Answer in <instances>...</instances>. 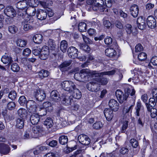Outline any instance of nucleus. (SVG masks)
<instances>
[{"label":"nucleus","instance_id":"nucleus-47","mask_svg":"<svg viewBox=\"0 0 157 157\" xmlns=\"http://www.w3.org/2000/svg\"><path fill=\"white\" fill-rule=\"evenodd\" d=\"M16 107L15 103L13 101L9 102L7 105V108L9 110H12L14 109Z\"/></svg>","mask_w":157,"mask_h":157},{"label":"nucleus","instance_id":"nucleus-30","mask_svg":"<svg viewBox=\"0 0 157 157\" xmlns=\"http://www.w3.org/2000/svg\"><path fill=\"white\" fill-rule=\"evenodd\" d=\"M39 77L41 79L47 77L49 75V72L47 70L42 69L38 72Z\"/></svg>","mask_w":157,"mask_h":157},{"label":"nucleus","instance_id":"nucleus-56","mask_svg":"<svg viewBox=\"0 0 157 157\" xmlns=\"http://www.w3.org/2000/svg\"><path fill=\"white\" fill-rule=\"evenodd\" d=\"M128 122L127 121H125L124 122L121 130V132L124 133L125 132L128 126Z\"/></svg>","mask_w":157,"mask_h":157},{"label":"nucleus","instance_id":"nucleus-14","mask_svg":"<svg viewBox=\"0 0 157 157\" xmlns=\"http://www.w3.org/2000/svg\"><path fill=\"white\" fill-rule=\"evenodd\" d=\"M5 13L8 17L13 18L16 15L15 10L12 6H8L5 10Z\"/></svg>","mask_w":157,"mask_h":157},{"label":"nucleus","instance_id":"nucleus-60","mask_svg":"<svg viewBox=\"0 0 157 157\" xmlns=\"http://www.w3.org/2000/svg\"><path fill=\"white\" fill-rule=\"evenodd\" d=\"M103 126L102 123L100 122H97L95 123L93 125V128L96 129H99Z\"/></svg>","mask_w":157,"mask_h":157},{"label":"nucleus","instance_id":"nucleus-8","mask_svg":"<svg viewBox=\"0 0 157 157\" xmlns=\"http://www.w3.org/2000/svg\"><path fill=\"white\" fill-rule=\"evenodd\" d=\"M60 99L62 104L66 106L71 105L72 101L71 97L67 96L64 93L62 94Z\"/></svg>","mask_w":157,"mask_h":157},{"label":"nucleus","instance_id":"nucleus-4","mask_svg":"<svg viewBox=\"0 0 157 157\" xmlns=\"http://www.w3.org/2000/svg\"><path fill=\"white\" fill-rule=\"evenodd\" d=\"M152 94L153 98L149 99L148 103H145L147 108V105L151 108H153L157 104V89H154L152 90Z\"/></svg>","mask_w":157,"mask_h":157},{"label":"nucleus","instance_id":"nucleus-26","mask_svg":"<svg viewBox=\"0 0 157 157\" xmlns=\"http://www.w3.org/2000/svg\"><path fill=\"white\" fill-rule=\"evenodd\" d=\"M47 47L51 51H55L56 48V45L55 43V41L52 39H50L48 42Z\"/></svg>","mask_w":157,"mask_h":157},{"label":"nucleus","instance_id":"nucleus-9","mask_svg":"<svg viewBox=\"0 0 157 157\" xmlns=\"http://www.w3.org/2000/svg\"><path fill=\"white\" fill-rule=\"evenodd\" d=\"M87 88L89 90L92 92H97L100 90L98 82L96 81V79L94 81L88 83L87 85Z\"/></svg>","mask_w":157,"mask_h":157},{"label":"nucleus","instance_id":"nucleus-23","mask_svg":"<svg viewBox=\"0 0 157 157\" xmlns=\"http://www.w3.org/2000/svg\"><path fill=\"white\" fill-rule=\"evenodd\" d=\"M72 61L71 60L66 61L62 63L60 65V69L63 71H66L70 69L69 66L71 63Z\"/></svg>","mask_w":157,"mask_h":157},{"label":"nucleus","instance_id":"nucleus-1","mask_svg":"<svg viewBox=\"0 0 157 157\" xmlns=\"http://www.w3.org/2000/svg\"><path fill=\"white\" fill-rule=\"evenodd\" d=\"M129 94L132 98H135V91L134 89H132V91L130 89H127V92L125 91L124 94H123L120 90H118L116 91L115 93L117 100L119 103L121 104L122 103L127 100Z\"/></svg>","mask_w":157,"mask_h":157},{"label":"nucleus","instance_id":"nucleus-15","mask_svg":"<svg viewBox=\"0 0 157 157\" xmlns=\"http://www.w3.org/2000/svg\"><path fill=\"white\" fill-rule=\"evenodd\" d=\"M147 23L148 27L151 29H153L156 27V20L153 16H149L147 17Z\"/></svg>","mask_w":157,"mask_h":157},{"label":"nucleus","instance_id":"nucleus-7","mask_svg":"<svg viewBox=\"0 0 157 157\" xmlns=\"http://www.w3.org/2000/svg\"><path fill=\"white\" fill-rule=\"evenodd\" d=\"M38 105L34 101L30 100L27 101V106L28 111L31 113H35L36 112Z\"/></svg>","mask_w":157,"mask_h":157},{"label":"nucleus","instance_id":"nucleus-57","mask_svg":"<svg viewBox=\"0 0 157 157\" xmlns=\"http://www.w3.org/2000/svg\"><path fill=\"white\" fill-rule=\"evenodd\" d=\"M130 143L132 147L134 148L137 147L139 145L138 141L134 139H131L130 140Z\"/></svg>","mask_w":157,"mask_h":157},{"label":"nucleus","instance_id":"nucleus-22","mask_svg":"<svg viewBox=\"0 0 157 157\" xmlns=\"http://www.w3.org/2000/svg\"><path fill=\"white\" fill-rule=\"evenodd\" d=\"M113 111L109 109H105L104 110V114L106 119L109 121H110L113 117Z\"/></svg>","mask_w":157,"mask_h":157},{"label":"nucleus","instance_id":"nucleus-3","mask_svg":"<svg viewBox=\"0 0 157 157\" xmlns=\"http://www.w3.org/2000/svg\"><path fill=\"white\" fill-rule=\"evenodd\" d=\"M89 69H85L81 70L80 73H75L74 75L75 78L77 80L80 81H83L82 79L88 78V73Z\"/></svg>","mask_w":157,"mask_h":157},{"label":"nucleus","instance_id":"nucleus-29","mask_svg":"<svg viewBox=\"0 0 157 157\" xmlns=\"http://www.w3.org/2000/svg\"><path fill=\"white\" fill-rule=\"evenodd\" d=\"M89 72L88 73V78L89 76H91L94 77V76L95 77H101L104 75V72H98V71H91L89 70Z\"/></svg>","mask_w":157,"mask_h":157},{"label":"nucleus","instance_id":"nucleus-48","mask_svg":"<svg viewBox=\"0 0 157 157\" xmlns=\"http://www.w3.org/2000/svg\"><path fill=\"white\" fill-rule=\"evenodd\" d=\"M147 57V55L144 52H141L138 55V59L140 61H143L145 60Z\"/></svg>","mask_w":157,"mask_h":157},{"label":"nucleus","instance_id":"nucleus-25","mask_svg":"<svg viewBox=\"0 0 157 157\" xmlns=\"http://www.w3.org/2000/svg\"><path fill=\"white\" fill-rule=\"evenodd\" d=\"M17 113L21 118L25 119L28 116V112L27 110L24 108H20L17 111Z\"/></svg>","mask_w":157,"mask_h":157},{"label":"nucleus","instance_id":"nucleus-61","mask_svg":"<svg viewBox=\"0 0 157 157\" xmlns=\"http://www.w3.org/2000/svg\"><path fill=\"white\" fill-rule=\"evenodd\" d=\"M27 14V12L26 10H20L18 9L17 11V14L18 16L21 17H23L24 16Z\"/></svg>","mask_w":157,"mask_h":157},{"label":"nucleus","instance_id":"nucleus-24","mask_svg":"<svg viewBox=\"0 0 157 157\" xmlns=\"http://www.w3.org/2000/svg\"><path fill=\"white\" fill-rule=\"evenodd\" d=\"M47 13L46 11H44L41 9L37 11V17L41 20L45 19L47 17Z\"/></svg>","mask_w":157,"mask_h":157},{"label":"nucleus","instance_id":"nucleus-21","mask_svg":"<svg viewBox=\"0 0 157 157\" xmlns=\"http://www.w3.org/2000/svg\"><path fill=\"white\" fill-rule=\"evenodd\" d=\"M137 22L138 28L141 30L144 29L146 27V24L145 20L142 17H138Z\"/></svg>","mask_w":157,"mask_h":157},{"label":"nucleus","instance_id":"nucleus-51","mask_svg":"<svg viewBox=\"0 0 157 157\" xmlns=\"http://www.w3.org/2000/svg\"><path fill=\"white\" fill-rule=\"evenodd\" d=\"M17 97V93L15 91L13 90L10 92L8 95V97L12 100H14Z\"/></svg>","mask_w":157,"mask_h":157},{"label":"nucleus","instance_id":"nucleus-28","mask_svg":"<svg viewBox=\"0 0 157 157\" xmlns=\"http://www.w3.org/2000/svg\"><path fill=\"white\" fill-rule=\"evenodd\" d=\"M60 97L59 93L57 90H54L51 92V98L54 101H58L59 98L60 99Z\"/></svg>","mask_w":157,"mask_h":157},{"label":"nucleus","instance_id":"nucleus-19","mask_svg":"<svg viewBox=\"0 0 157 157\" xmlns=\"http://www.w3.org/2000/svg\"><path fill=\"white\" fill-rule=\"evenodd\" d=\"M131 14L134 17H137L139 13V8L137 5L134 4L130 8Z\"/></svg>","mask_w":157,"mask_h":157},{"label":"nucleus","instance_id":"nucleus-58","mask_svg":"<svg viewBox=\"0 0 157 157\" xmlns=\"http://www.w3.org/2000/svg\"><path fill=\"white\" fill-rule=\"evenodd\" d=\"M49 50L47 46H44L41 49L40 53H44L47 55H49Z\"/></svg>","mask_w":157,"mask_h":157},{"label":"nucleus","instance_id":"nucleus-59","mask_svg":"<svg viewBox=\"0 0 157 157\" xmlns=\"http://www.w3.org/2000/svg\"><path fill=\"white\" fill-rule=\"evenodd\" d=\"M82 36L84 41L86 43L89 44L92 43L93 42L92 40L90 39L88 37L83 34L82 35Z\"/></svg>","mask_w":157,"mask_h":157},{"label":"nucleus","instance_id":"nucleus-36","mask_svg":"<svg viewBox=\"0 0 157 157\" xmlns=\"http://www.w3.org/2000/svg\"><path fill=\"white\" fill-rule=\"evenodd\" d=\"M24 119L18 118L16 121V127L17 128L22 129L24 126Z\"/></svg>","mask_w":157,"mask_h":157},{"label":"nucleus","instance_id":"nucleus-64","mask_svg":"<svg viewBox=\"0 0 157 157\" xmlns=\"http://www.w3.org/2000/svg\"><path fill=\"white\" fill-rule=\"evenodd\" d=\"M81 152L80 150H77L74 154L69 157H82V155L80 154Z\"/></svg>","mask_w":157,"mask_h":157},{"label":"nucleus","instance_id":"nucleus-54","mask_svg":"<svg viewBox=\"0 0 157 157\" xmlns=\"http://www.w3.org/2000/svg\"><path fill=\"white\" fill-rule=\"evenodd\" d=\"M134 105H132L128 106L125 107L123 109V111L125 113H127L129 112L132 113Z\"/></svg>","mask_w":157,"mask_h":157},{"label":"nucleus","instance_id":"nucleus-39","mask_svg":"<svg viewBox=\"0 0 157 157\" xmlns=\"http://www.w3.org/2000/svg\"><path fill=\"white\" fill-rule=\"evenodd\" d=\"M53 124V122L51 118L48 117L44 122V124L47 126L48 128H50Z\"/></svg>","mask_w":157,"mask_h":157},{"label":"nucleus","instance_id":"nucleus-33","mask_svg":"<svg viewBox=\"0 0 157 157\" xmlns=\"http://www.w3.org/2000/svg\"><path fill=\"white\" fill-rule=\"evenodd\" d=\"M73 92V97L75 98L79 99L81 98L82 97V93L78 89L76 88L75 87Z\"/></svg>","mask_w":157,"mask_h":157},{"label":"nucleus","instance_id":"nucleus-40","mask_svg":"<svg viewBox=\"0 0 157 157\" xmlns=\"http://www.w3.org/2000/svg\"><path fill=\"white\" fill-rule=\"evenodd\" d=\"M16 43L18 46L23 47L26 45L27 42L25 40L19 39L17 40L16 41Z\"/></svg>","mask_w":157,"mask_h":157},{"label":"nucleus","instance_id":"nucleus-44","mask_svg":"<svg viewBox=\"0 0 157 157\" xmlns=\"http://www.w3.org/2000/svg\"><path fill=\"white\" fill-rule=\"evenodd\" d=\"M18 102L21 105H24L27 104V101L25 96H21L18 100Z\"/></svg>","mask_w":157,"mask_h":157},{"label":"nucleus","instance_id":"nucleus-55","mask_svg":"<svg viewBox=\"0 0 157 157\" xmlns=\"http://www.w3.org/2000/svg\"><path fill=\"white\" fill-rule=\"evenodd\" d=\"M41 130V127L39 126H34L32 128V131L34 134L38 133Z\"/></svg>","mask_w":157,"mask_h":157},{"label":"nucleus","instance_id":"nucleus-10","mask_svg":"<svg viewBox=\"0 0 157 157\" xmlns=\"http://www.w3.org/2000/svg\"><path fill=\"white\" fill-rule=\"evenodd\" d=\"M79 142L82 144L88 145L90 143V140L88 136L84 134L80 135L78 137Z\"/></svg>","mask_w":157,"mask_h":157},{"label":"nucleus","instance_id":"nucleus-5","mask_svg":"<svg viewBox=\"0 0 157 157\" xmlns=\"http://www.w3.org/2000/svg\"><path fill=\"white\" fill-rule=\"evenodd\" d=\"M62 88L69 93L72 92L75 86L74 83L71 81H64L61 83Z\"/></svg>","mask_w":157,"mask_h":157},{"label":"nucleus","instance_id":"nucleus-27","mask_svg":"<svg viewBox=\"0 0 157 157\" xmlns=\"http://www.w3.org/2000/svg\"><path fill=\"white\" fill-rule=\"evenodd\" d=\"M106 55L109 57H113L116 55L115 51L112 48H109L106 49L105 51Z\"/></svg>","mask_w":157,"mask_h":157},{"label":"nucleus","instance_id":"nucleus-31","mask_svg":"<svg viewBox=\"0 0 157 157\" xmlns=\"http://www.w3.org/2000/svg\"><path fill=\"white\" fill-rule=\"evenodd\" d=\"M26 11L27 14L31 16H34L36 13V10L34 6L28 7Z\"/></svg>","mask_w":157,"mask_h":157},{"label":"nucleus","instance_id":"nucleus-12","mask_svg":"<svg viewBox=\"0 0 157 157\" xmlns=\"http://www.w3.org/2000/svg\"><path fill=\"white\" fill-rule=\"evenodd\" d=\"M46 96L44 91L42 90H36L35 92V97L39 101H42L44 100Z\"/></svg>","mask_w":157,"mask_h":157},{"label":"nucleus","instance_id":"nucleus-53","mask_svg":"<svg viewBox=\"0 0 157 157\" xmlns=\"http://www.w3.org/2000/svg\"><path fill=\"white\" fill-rule=\"evenodd\" d=\"M30 22H29V21H28L27 22L28 23L25 24L24 25L23 29L25 31H29L33 29V26L28 24Z\"/></svg>","mask_w":157,"mask_h":157},{"label":"nucleus","instance_id":"nucleus-20","mask_svg":"<svg viewBox=\"0 0 157 157\" xmlns=\"http://www.w3.org/2000/svg\"><path fill=\"white\" fill-rule=\"evenodd\" d=\"M40 119V116L37 114L33 113L30 117V120L31 123L33 125L38 123Z\"/></svg>","mask_w":157,"mask_h":157},{"label":"nucleus","instance_id":"nucleus-13","mask_svg":"<svg viewBox=\"0 0 157 157\" xmlns=\"http://www.w3.org/2000/svg\"><path fill=\"white\" fill-rule=\"evenodd\" d=\"M10 151L9 146L3 143H0V152L3 155H7Z\"/></svg>","mask_w":157,"mask_h":157},{"label":"nucleus","instance_id":"nucleus-42","mask_svg":"<svg viewBox=\"0 0 157 157\" xmlns=\"http://www.w3.org/2000/svg\"><path fill=\"white\" fill-rule=\"evenodd\" d=\"M11 70L14 72H18L20 70V67L18 64L16 63H13L11 65Z\"/></svg>","mask_w":157,"mask_h":157},{"label":"nucleus","instance_id":"nucleus-17","mask_svg":"<svg viewBox=\"0 0 157 157\" xmlns=\"http://www.w3.org/2000/svg\"><path fill=\"white\" fill-rule=\"evenodd\" d=\"M15 5L18 9L23 10H26L28 7L27 2L25 0L20 1L16 3Z\"/></svg>","mask_w":157,"mask_h":157},{"label":"nucleus","instance_id":"nucleus-18","mask_svg":"<svg viewBox=\"0 0 157 157\" xmlns=\"http://www.w3.org/2000/svg\"><path fill=\"white\" fill-rule=\"evenodd\" d=\"M1 60L4 64H7L8 65L11 64L13 62L12 57L10 55L6 53L2 56Z\"/></svg>","mask_w":157,"mask_h":157},{"label":"nucleus","instance_id":"nucleus-32","mask_svg":"<svg viewBox=\"0 0 157 157\" xmlns=\"http://www.w3.org/2000/svg\"><path fill=\"white\" fill-rule=\"evenodd\" d=\"M147 109L148 112H150V115L152 118H155L157 116V109L153 108L147 106Z\"/></svg>","mask_w":157,"mask_h":157},{"label":"nucleus","instance_id":"nucleus-41","mask_svg":"<svg viewBox=\"0 0 157 157\" xmlns=\"http://www.w3.org/2000/svg\"><path fill=\"white\" fill-rule=\"evenodd\" d=\"M8 30L11 33L15 34L17 32L18 28L14 25H13L8 27Z\"/></svg>","mask_w":157,"mask_h":157},{"label":"nucleus","instance_id":"nucleus-37","mask_svg":"<svg viewBox=\"0 0 157 157\" xmlns=\"http://www.w3.org/2000/svg\"><path fill=\"white\" fill-rule=\"evenodd\" d=\"M59 143L62 145H64L67 144L68 141V139L67 136L62 135L59 139Z\"/></svg>","mask_w":157,"mask_h":157},{"label":"nucleus","instance_id":"nucleus-16","mask_svg":"<svg viewBox=\"0 0 157 157\" xmlns=\"http://www.w3.org/2000/svg\"><path fill=\"white\" fill-rule=\"evenodd\" d=\"M109 105L111 109L114 111H117L119 108L118 102L114 99H111L109 100Z\"/></svg>","mask_w":157,"mask_h":157},{"label":"nucleus","instance_id":"nucleus-62","mask_svg":"<svg viewBox=\"0 0 157 157\" xmlns=\"http://www.w3.org/2000/svg\"><path fill=\"white\" fill-rule=\"evenodd\" d=\"M104 42L106 44L109 45L111 44L112 43L113 40L110 37L107 36L105 39Z\"/></svg>","mask_w":157,"mask_h":157},{"label":"nucleus","instance_id":"nucleus-45","mask_svg":"<svg viewBox=\"0 0 157 157\" xmlns=\"http://www.w3.org/2000/svg\"><path fill=\"white\" fill-rule=\"evenodd\" d=\"M103 25L105 28L107 29L112 28V24L109 21L106 20L105 18L103 19Z\"/></svg>","mask_w":157,"mask_h":157},{"label":"nucleus","instance_id":"nucleus-2","mask_svg":"<svg viewBox=\"0 0 157 157\" xmlns=\"http://www.w3.org/2000/svg\"><path fill=\"white\" fill-rule=\"evenodd\" d=\"M141 105V103L140 101L138 100L136 103V106L135 108L136 112H135V114L136 117V118L137 120V125L140 128H142L144 124V121L142 120V118L140 117H138L140 116V111Z\"/></svg>","mask_w":157,"mask_h":157},{"label":"nucleus","instance_id":"nucleus-43","mask_svg":"<svg viewBox=\"0 0 157 157\" xmlns=\"http://www.w3.org/2000/svg\"><path fill=\"white\" fill-rule=\"evenodd\" d=\"M41 50V48L39 47H34L33 49L32 53L35 56L39 55Z\"/></svg>","mask_w":157,"mask_h":157},{"label":"nucleus","instance_id":"nucleus-34","mask_svg":"<svg viewBox=\"0 0 157 157\" xmlns=\"http://www.w3.org/2000/svg\"><path fill=\"white\" fill-rule=\"evenodd\" d=\"M43 39L42 36L40 34L36 35L33 38V40L34 42L38 44L41 43Z\"/></svg>","mask_w":157,"mask_h":157},{"label":"nucleus","instance_id":"nucleus-50","mask_svg":"<svg viewBox=\"0 0 157 157\" xmlns=\"http://www.w3.org/2000/svg\"><path fill=\"white\" fill-rule=\"evenodd\" d=\"M46 143L47 144L52 147H55L57 146L58 144L57 141L56 140H53L51 141L47 140L46 141Z\"/></svg>","mask_w":157,"mask_h":157},{"label":"nucleus","instance_id":"nucleus-49","mask_svg":"<svg viewBox=\"0 0 157 157\" xmlns=\"http://www.w3.org/2000/svg\"><path fill=\"white\" fill-rule=\"evenodd\" d=\"M79 46L81 49L86 52H89L90 50V48L87 45L80 44Z\"/></svg>","mask_w":157,"mask_h":157},{"label":"nucleus","instance_id":"nucleus-63","mask_svg":"<svg viewBox=\"0 0 157 157\" xmlns=\"http://www.w3.org/2000/svg\"><path fill=\"white\" fill-rule=\"evenodd\" d=\"M136 52H140L143 50V48L140 44H137L135 47Z\"/></svg>","mask_w":157,"mask_h":157},{"label":"nucleus","instance_id":"nucleus-38","mask_svg":"<svg viewBox=\"0 0 157 157\" xmlns=\"http://www.w3.org/2000/svg\"><path fill=\"white\" fill-rule=\"evenodd\" d=\"M78 28L80 32H85L86 30V24L84 22H80L78 24Z\"/></svg>","mask_w":157,"mask_h":157},{"label":"nucleus","instance_id":"nucleus-11","mask_svg":"<svg viewBox=\"0 0 157 157\" xmlns=\"http://www.w3.org/2000/svg\"><path fill=\"white\" fill-rule=\"evenodd\" d=\"M67 52L70 58L74 59L77 57L78 52L75 47L73 46L70 47L68 48Z\"/></svg>","mask_w":157,"mask_h":157},{"label":"nucleus","instance_id":"nucleus-52","mask_svg":"<svg viewBox=\"0 0 157 157\" xmlns=\"http://www.w3.org/2000/svg\"><path fill=\"white\" fill-rule=\"evenodd\" d=\"M96 81L97 82H100L102 85H105L108 82V80L106 78H102L100 79L99 78H96Z\"/></svg>","mask_w":157,"mask_h":157},{"label":"nucleus","instance_id":"nucleus-46","mask_svg":"<svg viewBox=\"0 0 157 157\" xmlns=\"http://www.w3.org/2000/svg\"><path fill=\"white\" fill-rule=\"evenodd\" d=\"M43 108L48 110H52V106L51 104L49 102H46L43 104Z\"/></svg>","mask_w":157,"mask_h":157},{"label":"nucleus","instance_id":"nucleus-35","mask_svg":"<svg viewBox=\"0 0 157 157\" xmlns=\"http://www.w3.org/2000/svg\"><path fill=\"white\" fill-rule=\"evenodd\" d=\"M68 47L67 42L65 40H62L60 43V49L63 52H65Z\"/></svg>","mask_w":157,"mask_h":157},{"label":"nucleus","instance_id":"nucleus-6","mask_svg":"<svg viewBox=\"0 0 157 157\" xmlns=\"http://www.w3.org/2000/svg\"><path fill=\"white\" fill-rule=\"evenodd\" d=\"M105 7L103 0H95L94 6H92V9L95 11L99 10L102 12L104 11Z\"/></svg>","mask_w":157,"mask_h":157}]
</instances>
